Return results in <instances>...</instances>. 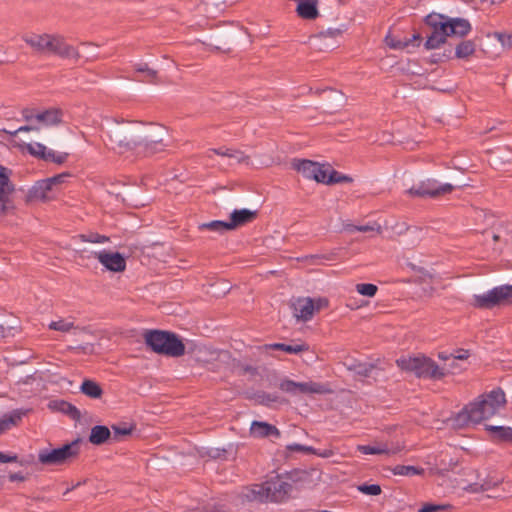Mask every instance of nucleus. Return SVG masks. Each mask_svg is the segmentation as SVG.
Listing matches in <instances>:
<instances>
[{
	"mask_svg": "<svg viewBox=\"0 0 512 512\" xmlns=\"http://www.w3.org/2000/svg\"><path fill=\"white\" fill-rule=\"evenodd\" d=\"M496 486V483L492 484L491 482H485L483 484L480 485L479 489L477 488H472V491L473 492H479V491H488L490 490L492 487Z\"/></svg>",
	"mask_w": 512,
	"mask_h": 512,
	"instance_id": "nucleus-58",
	"label": "nucleus"
},
{
	"mask_svg": "<svg viewBox=\"0 0 512 512\" xmlns=\"http://www.w3.org/2000/svg\"><path fill=\"white\" fill-rule=\"evenodd\" d=\"M113 434L111 433V440L112 441H119L121 437L130 435L134 427L133 426H119V425H113L112 426Z\"/></svg>",
	"mask_w": 512,
	"mask_h": 512,
	"instance_id": "nucleus-41",
	"label": "nucleus"
},
{
	"mask_svg": "<svg viewBox=\"0 0 512 512\" xmlns=\"http://www.w3.org/2000/svg\"><path fill=\"white\" fill-rule=\"evenodd\" d=\"M356 291L366 297H374L378 291V287L372 283H359L356 285Z\"/></svg>",
	"mask_w": 512,
	"mask_h": 512,
	"instance_id": "nucleus-42",
	"label": "nucleus"
},
{
	"mask_svg": "<svg viewBox=\"0 0 512 512\" xmlns=\"http://www.w3.org/2000/svg\"><path fill=\"white\" fill-rule=\"evenodd\" d=\"M497 231L500 234V237L502 238V243L505 245H508L512 242V230L510 229L509 224H499L495 226Z\"/></svg>",
	"mask_w": 512,
	"mask_h": 512,
	"instance_id": "nucleus-44",
	"label": "nucleus"
},
{
	"mask_svg": "<svg viewBox=\"0 0 512 512\" xmlns=\"http://www.w3.org/2000/svg\"><path fill=\"white\" fill-rule=\"evenodd\" d=\"M512 299V285H502L481 295H474L472 305L480 309H490L508 303Z\"/></svg>",
	"mask_w": 512,
	"mask_h": 512,
	"instance_id": "nucleus-11",
	"label": "nucleus"
},
{
	"mask_svg": "<svg viewBox=\"0 0 512 512\" xmlns=\"http://www.w3.org/2000/svg\"><path fill=\"white\" fill-rule=\"evenodd\" d=\"M256 217V210H250L246 208L235 209L231 213L230 220L228 221L231 231L237 229L238 227L253 222L256 219Z\"/></svg>",
	"mask_w": 512,
	"mask_h": 512,
	"instance_id": "nucleus-21",
	"label": "nucleus"
},
{
	"mask_svg": "<svg viewBox=\"0 0 512 512\" xmlns=\"http://www.w3.org/2000/svg\"><path fill=\"white\" fill-rule=\"evenodd\" d=\"M291 485L283 481H267L263 484L253 485L245 497L249 501L258 502H280L289 493Z\"/></svg>",
	"mask_w": 512,
	"mask_h": 512,
	"instance_id": "nucleus-7",
	"label": "nucleus"
},
{
	"mask_svg": "<svg viewBox=\"0 0 512 512\" xmlns=\"http://www.w3.org/2000/svg\"><path fill=\"white\" fill-rule=\"evenodd\" d=\"M24 119L29 123L14 131H5L11 135H16L19 132H28L40 130L42 127L58 125L62 121V112L58 109H48L43 112H34L26 110L23 113Z\"/></svg>",
	"mask_w": 512,
	"mask_h": 512,
	"instance_id": "nucleus-8",
	"label": "nucleus"
},
{
	"mask_svg": "<svg viewBox=\"0 0 512 512\" xmlns=\"http://www.w3.org/2000/svg\"><path fill=\"white\" fill-rule=\"evenodd\" d=\"M220 352L208 348H199L195 354V360L201 364H207L218 360Z\"/></svg>",
	"mask_w": 512,
	"mask_h": 512,
	"instance_id": "nucleus-33",
	"label": "nucleus"
},
{
	"mask_svg": "<svg viewBox=\"0 0 512 512\" xmlns=\"http://www.w3.org/2000/svg\"><path fill=\"white\" fill-rule=\"evenodd\" d=\"M446 366H447L446 368H443L445 370L446 374L447 373L455 374V373L461 372L463 370V368L457 363L456 360H454V358H452Z\"/></svg>",
	"mask_w": 512,
	"mask_h": 512,
	"instance_id": "nucleus-53",
	"label": "nucleus"
},
{
	"mask_svg": "<svg viewBox=\"0 0 512 512\" xmlns=\"http://www.w3.org/2000/svg\"><path fill=\"white\" fill-rule=\"evenodd\" d=\"M309 346L305 343L301 344H284V343H273V344H264L259 347V350L267 352L269 350H281L289 354H298L301 352L308 351Z\"/></svg>",
	"mask_w": 512,
	"mask_h": 512,
	"instance_id": "nucleus-26",
	"label": "nucleus"
},
{
	"mask_svg": "<svg viewBox=\"0 0 512 512\" xmlns=\"http://www.w3.org/2000/svg\"><path fill=\"white\" fill-rule=\"evenodd\" d=\"M408 194L414 197H428L427 194H432L428 190H425L423 182L418 186H414L408 190Z\"/></svg>",
	"mask_w": 512,
	"mask_h": 512,
	"instance_id": "nucleus-49",
	"label": "nucleus"
},
{
	"mask_svg": "<svg viewBox=\"0 0 512 512\" xmlns=\"http://www.w3.org/2000/svg\"><path fill=\"white\" fill-rule=\"evenodd\" d=\"M319 259L330 260L331 257L326 256V255H311V256H307V260L310 261L312 264L316 263V260H319Z\"/></svg>",
	"mask_w": 512,
	"mask_h": 512,
	"instance_id": "nucleus-61",
	"label": "nucleus"
},
{
	"mask_svg": "<svg viewBox=\"0 0 512 512\" xmlns=\"http://www.w3.org/2000/svg\"><path fill=\"white\" fill-rule=\"evenodd\" d=\"M80 391L87 397L93 399H99L103 394V389L101 386L97 382L90 379H86L82 382Z\"/></svg>",
	"mask_w": 512,
	"mask_h": 512,
	"instance_id": "nucleus-31",
	"label": "nucleus"
},
{
	"mask_svg": "<svg viewBox=\"0 0 512 512\" xmlns=\"http://www.w3.org/2000/svg\"><path fill=\"white\" fill-rule=\"evenodd\" d=\"M488 430L501 441L512 442V428L504 426H489Z\"/></svg>",
	"mask_w": 512,
	"mask_h": 512,
	"instance_id": "nucleus-37",
	"label": "nucleus"
},
{
	"mask_svg": "<svg viewBox=\"0 0 512 512\" xmlns=\"http://www.w3.org/2000/svg\"><path fill=\"white\" fill-rule=\"evenodd\" d=\"M487 235H490L492 240L496 243V242H501L502 243V238L500 237V234L499 232L497 231L496 227H493V229L489 232H486Z\"/></svg>",
	"mask_w": 512,
	"mask_h": 512,
	"instance_id": "nucleus-59",
	"label": "nucleus"
},
{
	"mask_svg": "<svg viewBox=\"0 0 512 512\" xmlns=\"http://www.w3.org/2000/svg\"><path fill=\"white\" fill-rule=\"evenodd\" d=\"M250 435L254 438H266L270 436L279 438L281 436V432L276 426L270 423L253 421L250 426Z\"/></svg>",
	"mask_w": 512,
	"mask_h": 512,
	"instance_id": "nucleus-22",
	"label": "nucleus"
},
{
	"mask_svg": "<svg viewBox=\"0 0 512 512\" xmlns=\"http://www.w3.org/2000/svg\"><path fill=\"white\" fill-rule=\"evenodd\" d=\"M425 23L431 28V34L424 44L428 50L440 47L449 36L464 37L471 31L468 20L451 18L435 12L425 17Z\"/></svg>",
	"mask_w": 512,
	"mask_h": 512,
	"instance_id": "nucleus-2",
	"label": "nucleus"
},
{
	"mask_svg": "<svg viewBox=\"0 0 512 512\" xmlns=\"http://www.w3.org/2000/svg\"><path fill=\"white\" fill-rule=\"evenodd\" d=\"M48 407L53 411H59L64 414L71 416L72 418H79L80 413L78 409L71 403L64 400H53L50 401Z\"/></svg>",
	"mask_w": 512,
	"mask_h": 512,
	"instance_id": "nucleus-30",
	"label": "nucleus"
},
{
	"mask_svg": "<svg viewBox=\"0 0 512 512\" xmlns=\"http://www.w3.org/2000/svg\"><path fill=\"white\" fill-rule=\"evenodd\" d=\"M505 404L504 392L501 389L493 390L465 406L455 417V422L458 426L480 423L498 414Z\"/></svg>",
	"mask_w": 512,
	"mask_h": 512,
	"instance_id": "nucleus-3",
	"label": "nucleus"
},
{
	"mask_svg": "<svg viewBox=\"0 0 512 512\" xmlns=\"http://www.w3.org/2000/svg\"><path fill=\"white\" fill-rule=\"evenodd\" d=\"M199 230H208L211 232L222 234L231 231L228 221L214 220L211 222L201 223L198 226Z\"/></svg>",
	"mask_w": 512,
	"mask_h": 512,
	"instance_id": "nucleus-34",
	"label": "nucleus"
},
{
	"mask_svg": "<svg viewBox=\"0 0 512 512\" xmlns=\"http://www.w3.org/2000/svg\"><path fill=\"white\" fill-rule=\"evenodd\" d=\"M28 412L29 410L25 409H15L8 414H4L0 418V435L10 430L12 427L18 426Z\"/></svg>",
	"mask_w": 512,
	"mask_h": 512,
	"instance_id": "nucleus-23",
	"label": "nucleus"
},
{
	"mask_svg": "<svg viewBox=\"0 0 512 512\" xmlns=\"http://www.w3.org/2000/svg\"><path fill=\"white\" fill-rule=\"evenodd\" d=\"M239 372L243 375L249 374V375H256L258 374L257 368L253 367L251 365L241 364L238 366Z\"/></svg>",
	"mask_w": 512,
	"mask_h": 512,
	"instance_id": "nucleus-55",
	"label": "nucleus"
},
{
	"mask_svg": "<svg viewBox=\"0 0 512 512\" xmlns=\"http://www.w3.org/2000/svg\"><path fill=\"white\" fill-rule=\"evenodd\" d=\"M359 491L367 495L377 496L381 493V487L377 484H363L358 487Z\"/></svg>",
	"mask_w": 512,
	"mask_h": 512,
	"instance_id": "nucleus-46",
	"label": "nucleus"
},
{
	"mask_svg": "<svg viewBox=\"0 0 512 512\" xmlns=\"http://www.w3.org/2000/svg\"><path fill=\"white\" fill-rule=\"evenodd\" d=\"M145 343L152 351L169 357H180L185 353V345L174 333L153 330L145 334Z\"/></svg>",
	"mask_w": 512,
	"mask_h": 512,
	"instance_id": "nucleus-5",
	"label": "nucleus"
},
{
	"mask_svg": "<svg viewBox=\"0 0 512 512\" xmlns=\"http://www.w3.org/2000/svg\"><path fill=\"white\" fill-rule=\"evenodd\" d=\"M55 189L51 186V184L46 180L37 181L27 192L25 201L27 203L31 202H48L55 198L54 195Z\"/></svg>",
	"mask_w": 512,
	"mask_h": 512,
	"instance_id": "nucleus-16",
	"label": "nucleus"
},
{
	"mask_svg": "<svg viewBox=\"0 0 512 512\" xmlns=\"http://www.w3.org/2000/svg\"><path fill=\"white\" fill-rule=\"evenodd\" d=\"M48 327L50 330L62 333L73 332L74 335H92L89 327L75 325V321L72 317L60 318L58 320L51 321Z\"/></svg>",
	"mask_w": 512,
	"mask_h": 512,
	"instance_id": "nucleus-19",
	"label": "nucleus"
},
{
	"mask_svg": "<svg viewBox=\"0 0 512 512\" xmlns=\"http://www.w3.org/2000/svg\"><path fill=\"white\" fill-rule=\"evenodd\" d=\"M136 72L145 73L146 78L155 83L157 79V71L150 68L146 63H139L135 66Z\"/></svg>",
	"mask_w": 512,
	"mask_h": 512,
	"instance_id": "nucleus-43",
	"label": "nucleus"
},
{
	"mask_svg": "<svg viewBox=\"0 0 512 512\" xmlns=\"http://www.w3.org/2000/svg\"><path fill=\"white\" fill-rule=\"evenodd\" d=\"M452 357L454 358V360H466L469 358V351L468 350H464V349H460L458 351H456L455 354H452Z\"/></svg>",
	"mask_w": 512,
	"mask_h": 512,
	"instance_id": "nucleus-57",
	"label": "nucleus"
},
{
	"mask_svg": "<svg viewBox=\"0 0 512 512\" xmlns=\"http://www.w3.org/2000/svg\"><path fill=\"white\" fill-rule=\"evenodd\" d=\"M49 35L50 34H48V33L30 34V35H26L23 38V40L34 51L42 53V54H46Z\"/></svg>",
	"mask_w": 512,
	"mask_h": 512,
	"instance_id": "nucleus-27",
	"label": "nucleus"
},
{
	"mask_svg": "<svg viewBox=\"0 0 512 512\" xmlns=\"http://www.w3.org/2000/svg\"><path fill=\"white\" fill-rule=\"evenodd\" d=\"M290 307L293 312V316L298 321L307 322L314 316L313 302L311 297H298L291 301Z\"/></svg>",
	"mask_w": 512,
	"mask_h": 512,
	"instance_id": "nucleus-18",
	"label": "nucleus"
},
{
	"mask_svg": "<svg viewBox=\"0 0 512 512\" xmlns=\"http://www.w3.org/2000/svg\"><path fill=\"white\" fill-rule=\"evenodd\" d=\"M168 129L157 123H146L140 121L137 150L145 156H152L164 152L169 147L166 139Z\"/></svg>",
	"mask_w": 512,
	"mask_h": 512,
	"instance_id": "nucleus-4",
	"label": "nucleus"
},
{
	"mask_svg": "<svg viewBox=\"0 0 512 512\" xmlns=\"http://www.w3.org/2000/svg\"><path fill=\"white\" fill-rule=\"evenodd\" d=\"M111 431L107 426L96 425L91 428L89 435V441L94 445H102L106 441L110 440Z\"/></svg>",
	"mask_w": 512,
	"mask_h": 512,
	"instance_id": "nucleus-28",
	"label": "nucleus"
},
{
	"mask_svg": "<svg viewBox=\"0 0 512 512\" xmlns=\"http://www.w3.org/2000/svg\"><path fill=\"white\" fill-rule=\"evenodd\" d=\"M313 302V312H319L322 309H325L329 305V301L327 298L319 297V298H312Z\"/></svg>",
	"mask_w": 512,
	"mask_h": 512,
	"instance_id": "nucleus-51",
	"label": "nucleus"
},
{
	"mask_svg": "<svg viewBox=\"0 0 512 512\" xmlns=\"http://www.w3.org/2000/svg\"><path fill=\"white\" fill-rule=\"evenodd\" d=\"M452 506L450 504H433V503H425L418 510V512H441L447 509H451Z\"/></svg>",
	"mask_w": 512,
	"mask_h": 512,
	"instance_id": "nucleus-45",
	"label": "nucleus"
},
{
	"mask_svg": "<svg viewBox=\"0 0 512 512\" xmlns=\"http://www.w3.org/2000/svg\"><path fill=\"white\" fill-rule=\"evenodd\" d=\"M231 151L232 149L229 148L210 149L207 152V157L211 158V153H213L219 156L230 158Z\"/></svg>",
	"mask_w": 512,
	"mask_h": 512,
	"instance_id": "nucleus-54",
	"label": "nucleus"
},
{
	"mask_svg": "<svg viewBox=\"0 0 512 512\" xmlns=\"http://www.w3.org/2000/svg\"><path fill=\"white\" fill-rule=\"evenodd\" d=\"M291 165L292 168L301 173L303 177L315 180L319 183H325L326 176H328L329 172V166L306 159H294Z\"/></svg>",
	"mask_w": 512,
	"mask_h": 512,
	"instance_id": "nucleus-13",
	"label": "nucleus"
},
{
	"mask_svg": "<svg viewBox=\"0 0 512 512\" xmlns=\"http://www.w3.org/2000/svg\"><path fill=\"white\" fill-rule=\"evenodd\" d=\"M79 455L78 441L65 444L56 449H43L38 454V461L43 465L55 466L70 463Z\"/></svg>",
	"mask_w": 512,
	"mask_h": 512,
	"instance_id": "nucleus-10",
	"label": "nucleus"
},
{
	"mask_svg": "<svg viewBox=\"0 0 512 512\" xmlns=\"http://www.w3.org/2000/svg\"><path fill=\"white\" fill-rule=\"evenodd\" d=\"M286 449L291 452L296 451V452H303V453H308V454H317L316 450L313 447L305 446V445H301V444H290L286 447Z\"/></svg>",
	"mask_w": 512,
	"mask_h": 512,
	"instance_id": "nucleus-47",
	"label": "nucleus"
},
{
	"mask_svg": "<svg viewBox=\"0 0 512 512\" xmlns=\"http://www.w3.org/2000/svg\"><path fill=\"white\" fill-rule=\"evenodd\" d=\"M394 475L415 476L424 474V469L412 465H396L391 469Z\"/></svg>",
	"mask_w": 512,
	"mask_h": 512,
	"instance_id": "nucleus-36",
	"label": "nucleus"
},
{
	"mask_svg": "<svg viewBox=\"0 0 512 512\" xmlns=\"http://www.w3.org/2000/svg\"><path fill=\"white\" fill-rule=\"evenodd\" d=\"M272 402H280V397L276 394L266 393L261 396V403L270 404Z\"/></svg>",
	"mask_w": 512,
	"mask_h": 512,
	"instance_id": "nucleus-56",
	"label": "nucleus"
},
{
	"mask_svg": "<svg viewBox=\"0 0 512 512\" xmlns=\"http://www.w3.org/2000/svg\"><path fill=\"white\" fill-rule=\"evenodd\" d=\"M88 258H95L109 272L122 273L126 270V259L119 252L107 250L91 251Z\"/></svg>",
	"mask_w": 512,
	"mask_h": 512,
	"instance_id": "nucleus-15",
	"label": "nucleus"
},
{
	"mask_svg": "<svg viewBox=\"0 0 512 512\" xmlns=\"http://www.w3.org/2000/svg\"><path fill=\"white\" fill-rule=\"evenodd\" d=\"M10 174L9 169L0 165V217L6 216L14 209L12 196L15 187L10 180Z\"/></svg>",
	"mask_w": 512,
	"mask_h": 512,
	"instance_id": "nucleus-14",
	"label": "nucleus"
},
{
	"mask_svg": "<svg viewBox=\"0 0 512 512\" xmlns=\"http://www.w3.org/2000/svg\"><path fill=\"white\" fill-rule=\"evenodd\" d=\"M476 51V44L472 40L461 41L455 48V56L459 59H468Z\"/></svg>",
	"mask_w": 512,
	"mask_h": 512,
	"instance_id": "nucleus-32",
	"label": "nucleus"
},
{
	"mask_svg": "<svg viewBox=\"0 0 512 512\" xmlns=\"http://www.w3.org/2000/svg\"><path fill=\"white\" fill-rule=\"evenodd\" d=\"M396 364L401 370L414 373L419 378L440 380L446 376L443 368L439 367L431 358L425 356H403L396 360Z\"/></svg>",
	"mask_w": 512,
	"mask_h": 512,
	"instance_id": "nucleus-6",
	"label": "nucleus"
},
{
	"mask_svg": "<svg viewBox=\"0 0 512 512\" xmlns=\"http://www.w3.org/2000/svg\"><path fill=\"white\" fill-rule=\"evenodd\" d=\"M438 358L442 361L449 362L453 357L452 354H448L446 352L438 353Z\"/></svg>",
	"mask_w": 512,
	"mask_h": 512,
	"instance_id": "nucleus-64",
	"label": "nucleus"
},
{
	"mask_svg": "<svg viewBox=\"0 0 512 512\" xmlns=\"http://www.w3.org/2000/svg\"><path fill=\"white\" fill-rule=\"evenodd\" d=\"M423 184L425 186V190H428L429 192L432 193L427 194V196L431 198H436L445 194H449L454 190V186L449 183L437 186L436 181L430 179L423 181Z\"/></svg>",
	"mask_w": 512,
	"mask_h": 512,
	"instance_id": "nucleus-29",
	"label": "nucleus"
},
{
	"mask_svg": "<svg viewBox=\"0 0 512 512\" xmlns=\"http://www.w3.org/2000/svg\"><path fill=\"white\" fill-rule=\"evenodd\" d=\"M405 448L404 444H397L393 447H388L387 444L381 446H370V445H358L357 450L365 455H373V454H387V455H395L401 452Z\"/></svg>",
	"mask_w": 512,
	"mask_h": 512,
	"instance_id": "nucleus-25",
	"label": "nucleus"
},
{
	"mask_svg": "<svg viewBox=\"0 0 512 512\" xmlns=\"http://www.w3.org/2000/svg\"><path fill=\"white\" fill-rule=\"evenodd\" d=\"M415 271V282L418 284H426L431 283L434 280V274L423 268V267H417L414 268Z\"/></svg>",
	"mask_w": 512,
	"mask_h": 512,
	"instance_id": "nucleus-38",
	"label": "nucleus"
},
{
	"mask_svg": "<svg viewBox=\"0 0 512 512\" xmlns=\"http://www.w3.org/2000/svg\"><path fill=\"white\" fill-rule=\"evenodd\" d=\"M421 37L419 34H414L411 38H398L392 34L385 37V43L388 47L395 50H403L409 46H419Z\"/></svg>",
	"mask_w": 512,
	"mask_h": 512,
	"instance_id": "nucleus-24",
	"label": "nucleus"
},
{
	"mask_svg": "<svg viewBox=\"0 0 512 512\" xmlns=\"http://www.w3.org/2000/svg\"><path fill=\"white\" fill-rule=\"evenodd\" d=\"M46 54L58 56L74 63L79 62L82 58L79 49L70 44L64 36L59 34L49 35Z\"/></svg>",
	"mask_w": 512,
	"mask_h": 512,
	"instance_id": "nucleus-12",
	"label": "nucleus"
},
{
	"mask_svg": "<svg viewBox=\"0 0 512 512\" xmlns=\"http://www.w3.org/2000/svg\"><path fill=\"white\" fill-rule=\"evenodd\" d=\"M18 457L16 455L13 456H7L0 452V463H10V462H16Z\"/></svg>",
	"mask_w": 512,
	"mask_h": 512,
	"instance_id": "nucleus-60",
	"label": "nucleus"
},
{
	"mask_svg": "<svg viewBox=\"0 0 512 512\" xmlns=\"http://www.w3.org/2000/svg\"><path fill=\"white\" fill-rule=\"evenodd\" d=\"M351 181H352L351 177H349L347 175L340 174L336 170H333L329 167V172H328V176H326L325 184L346 183V182H351Z\"/></svg>",
	"mask_w": 512,
	"mask_h": 512,
	"instance_id": "nucleus-40",
	"label": "nucleus"
},
{
	"mask_svg": "<svg viewBox=\"0 0 512 512\" xmlns=\"http://www.w3.org/2000/svg\"><path fill=\"white\" fill-rule=\"evenodd\" d=\"M494 37L501 43L503 48H511L512 47V35L505 34L500 32H495Z\"/></svg>",
	"mask_w": 512,
	"mask_h": 512,
	"instance_id": "nucleus-48",
	"label": "nucleus"
},
{
	"mask_svg": "<svg viewBox=\"0 0 512 512\" xmlns=\"http://www.w3.org/2000/svg\"><path fill=\"white\" fill-rule=\"evenodd\" d=\"M9 480L11 482H15V481H24L25 480V477L21 474V473H12L9 475Z\"/></svg>",
	"mask_w": 512,
	"mask_h": 512,
	"instance_id": "nucleus-63",
	"label": "nucleus"
},
{
	"mask_svg": "<svg viewBox=\"0 0 512 512\" xmlns=\"http://www.w3.org/2000/svg\"><path fill=\"white\" fill-rule=\"evenodd\" d=\"M346 229L350 232L353 231H359V232H375L376 234L382 233V227L380 224L374 222L372 224H366V225H348Z\"/></svg>",
	"mask_w": 512,
	"mask_h": 512,
	"instance_id": "nucleus-39",
	"label": "nucleus"
},
{
	"mask_svg": "<svg viewBox=\"0 0 512 512\" xmlns=\"http://www.w3.org/2000/svg\"><path fill=\"white\" fill-rule=\"evenodd\" d=\"M77 239L83 243H93V244H102L106 242H110V237L106 235L99 234L97 232H87L83 234H79Z\"/></svg>",
	"mask_w": 512,
	"mask_h": 512,
	"instance_id": "nucleus-35",
	"label": "nucleus"
},
{
	"mask_svg": "<svg viewBox=\"0 0 512 512\" xmlns=\"http://www.w3.org/2000/svg\"><path fill=\"white\" fill-rule=\"evenodd\" d=\"M10 329L4 325V323L0 320V339H3L5 338L8 333H9Z\"/></svg>",
	"mask_w": 512,
	"mask_h": 512,
	"instance_id": "nucleus-62",
	"label": "nucleus"
},
{
	"mask_svg": "<svg viewBox=\"0 0 512 512\" xmlns=\"http://www.w3.org/2000/svg\"><path fill=\"white\" fill-rule=\"evenodd\" d=\"M230 158L235 159L238 163H250V157L240 150L232 149Z\"/></svg>",
	"mask_w": 512,
	"mask_h": 512,
	"instance_id": "nucleus-50",
	"label": "nucleus"
},
{
	"mask_svg": "<svg viewBox=\"0 0 512 512\" xmlns=\"http://www.w3.org/2000/svg\"><path fill=\"white\" fill-rule=\"evenodd\" d=\"M140 121L112 119L100 128V138L105 147L123 154L137 150Z\"/></svg>",
	"mask_w": 512,
	"mask_h": 512,
	"instance_id": "nucleus-1",
	"label": "nucleus"
},
{
	"mask_svg": "<svg viewBox=\"0 0 512 512\" xmlns=\"http://www.w3.org/2000/svg\"><path fill=\"white\" fill-rule=\"evenodd\" d=\"M69 174H59L50 178H46V180L51 184V186L56 190L57 187L62 184L66 177H68Z\"/></svg>",
	"mask_w": 512,
	"mask_h": 512,
	"instance_id": "nucleus-52",
	"label": "nucleus"
},
{
	"mask_svg": "<svg viewBox=\"0 0 512 512\" xmlns=\"http://www.w3.org/2000/svg\"><path fill=\"white\" fill-rule=\"evenodd\" d=\"M344 31V26L340 28H329L327 30L320 31L314 36V38L318 40L319 49H329L337 44L338 39L342 37Z\"/></svg>",
	"mask_w": 512,
	"mask_h": 512,
	"instance_id": "nucleus-20",
	"label": "nucleus"
},
{
	"mask_svg": "<svg viewBox=\"0 0 512 512\" xmlns=\"http://www.w3.org/2000/svg\"><path fill=\"white\" fill-rule=\"evenodd\" d=\"M20 147L26 149L32 156L57 164H62L67 158V154H56L52 150H47L41 143H24Z\"/></svg>",
	"mask_w": 512,
	"mask_h": 512,
	"instance_id": "nucleus-17",
	"label": "nucleus"
},
{
	"mask_svg": "<svg viewBox=\"0 0 512 512\" xmlns=\"http://www.w3.org/2000/svg\"><path fill=\"white\" fill-rule=\"evenodd\" d=\"M278 388L291 396L301 395H325L332 394L334 390L327 383L307 381V382H296L289 378L281 379Z\"/></svg>",
	"mask_w": 512,
	"mask_h": 512,
	"instance_id": "nucleus-9",
	"label": "nucleus"
}]
</instances>
